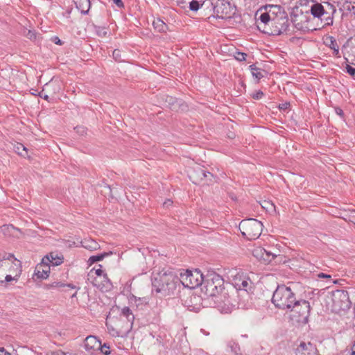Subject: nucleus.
<instances>
[{
	"mask_svg": "<svg viewBox=\"0 0 355 355\" xmlns=\"http://www.w3.org/2000/svg\"><path fill=\"white\" fill-rule=\"evenodd\" d=\"M101 347V342L96 336H89L85 338V347L87 350L98 349Z\"/></svg>",
	"mask_w": 355,
	"mask_h": 355,
	"instance_id": "obj_16",
	"label": "nucleus"
},
{
	"mask_svg": "<svg viewBox=\"0 0 355 355\" xmlns=\"http://www.w3.org/2000/svg\"><path fill=\"white\" fill-rule=\"evenodd\" d=\"M49 40L55 44H62L60 39L58 36H52Z\"/></svg>",
	"mask_w": 355,
	"mask_h": 355,
	"instance_id": "obj_44",
	"label": "nucleus"
},
{
	"mask_svg": "<svg viewBox=\"0 0 355 355\" xmlns=\"http://www.w3.org/2000/svg\"><path fill=\"white\" fill-rule=\"evenodd\" d=\"M323 18V20L324 21V25H332L333 24V17L332 16H330L329 15V13L326 15H324V17H322Z\"/></svg>",
	"mask_w": 355,
	"mask_h": 355,
	"instance_id": "obj_38",
	"label": "nucleus"
},
{
	"mask_svg": "<svg viewBox=\"0 0 355 355\" xmlns=\"http://www.w3.org/2000/svg\"><path fill=\"white\" fill-rule=\"evenodd\" d=\"M259 22L257 27L259 31L269 35H279L287 31L289 26L288 17L284 9L279 5H266L261 8L256 13Z\"/></svg>",
	"mask_w": 355,
	"mask_h": 355,
	"instance_id": "obj_1",
	"label": "nucleus"
},
{
	"mask_svg": "<svg viewBox=\"0 0 355 355\" xmlns=\"http://www.w3.org/2000/svg\"><path fill=\"white\" fill-rule=\"evenodd\" d=\"M213 16L220 19L231 18L234 15L236 8L227 0H216L211 3Z\"/></svg>",
	"mask_w": 355,
	"mask_h": 355,
	"instance_id": "obj_7",
	"label": "nucleus"
},
{
	"mask_svg": "<svg viewBox=\"0 0 355 355\" xmlns=\"http://www.w3.org/2000/svg\"><path fill=\"white\" fill-rule=\"evenodd\" d=\"M310 12L314 17L320 18L321 21L323 20L322 17H324V15L328 14V12L324 10L322 4L318 3H314L311 6Z\"/></svg>",
	"mask_w": 355,
	"mask_h": 355,
	"instance_id": "obj_15",
	"label": "nucleus"
},
{
	"mask_svg": "<svg viewBox=\"0 0 355 355\" xmlns=\"http://www.w3.org/2000/svg\"><path fill=\"white\" fill-rule=\"evenodd\" d=\"M250 284H251V282L247 279H243L240 284L239 283H237V285L239 286V289H243V290L247 291L248 289L250 288Z\"/></svg>",
	"mask_w": 355,
	"mask_h": 355,
	"instance_id": "obj_32",
	"label": "nucleus"
},
{
	"mask_svg": "<svg viewBox=\"0 0 355 355\" xmlns=\"http://www.w3.org/2000/svg\"><path fill=\"white\" fill-rule=\"evenodd\" d=\"M346 71L349 75H351L352 76L354 77V78H355V68L351 67L349 64H347Z\"/></svg>",
	"mask_w": 355,
	"mask_h": 355,
	"instance_id": "obj_40",
	"label": "nucleus"
},
{
	"mask_svg": "<svg viewBox=\"0 0 355 355\" xmlns=\"http://www.w3.org/2000/svg\"><path fill=\"white\" fill-rule=\"evenodd\" d=\"M114 1V3L116 5V6L118 8H123L124 7V4L123 3V1L121 0H112Z\"/></svg>",
	"mask_w": 355,
	"mask_h": 355,
	"instance_id": "obj_46",
	"label": "nucleus"
},
{
	"mask_svg": "<svg viewBox=\"0 0 355 355\" xmlns=\"http://www.w3.org/2000/svg\"><path fill=\"white\" fill-rule=\"evenodd\" d=\"M343 7L344 10L347 11H354V13L355 14V6L352 5L351 2L345 1L343 3Z\"/></svg>",
	"mask_w": 355,
	"mask_h": 355,
	"instance_id": "obj_35",
	"label": "nucleus"
},
{
	"mask_svg": "<svg viewBox=\"0 0 355 355\" xmlns=\"http://www.w3.org/2000/svg\"><path fill=\"white\" fill-rule=\"evenodd\" d=\"M76 8L83 15L88 13L91 7L90 0H73Z\"/></svg>",
	"mask_w": 355,
	"mask_h": 355,
	"instance_id": "obj_18",
	"label": "nucleus"
},
{
	"mask_svg": "<svg viewBox=\"0 0 355 355\" xmlns=\"http://www.w3.org/2000/svg\"><path fill=\"white\" fill-rule=\"evenodd\" d=\"M308 12L304 13L302 10L298 8H295L291 13V21L297 29H302L304 24L308 21L307 15Z\"/></svg>",
	"mask_w": 355,
	"mask_h": 355,
	"instance_id": "obj_12",
	"label": "nucleus"
},
{
	"mask_svg": "<svg viewBox=\"0 0 355 355\" xmlns=\"http://www.w3.org/2000/svg\"><path fill=\"white\" fill-rule=\"evenodd\" d=\"M354 3H355V0H354Z\"/></svg>",
	"mask_w": 355,
	"mask_h": 355,
	"instance_id": "obj_63",
	"label": "nucleus"
},
{
	"mask_svg": "<svg viewBox=\"0 0 355 355\" xmlns=\"http://www.w3.org/2000/svg\"><path fill=\"white\" fill-rule=\"evenodd\" d=\"M95 273L97 276H101L103 275V271L101 268H99L96 270Z\"/></svg>",
	"mask_w": 355,
	"mask_h": 355,
	"instance_id": "obj_53",
	"label": "nucleus"
},
{
	"mask_svg": "<svg viewBox=\"0 0 355 355\" xmlns=\"http://www.w3.org/2000/svg\"><path fill=\"white\" fill-rule=\"evenodd\" d=\"M249 68L252 76L257 79V81L264 76L263 73L265 72V71L257 67L255 64L250 65Z\"/></svg>",
	"mask_w": 355,
	"mask_h": 355,
	"instance_id": "obj_21",
	"label": "nucleus"
},
{
	"mask_svg": "<svg viewBox=\"0 0 355 355\" xmlns=\"http://www.w3.org/2000/svg\"><path fill=\"white\" fill-rule=\"evenodd\" d=\"M229 347L231 348V351L234 353L235 354H239L240 352V347L237 343L233 341H230L228 343Z\"/></svg>",
	"mask_w": 355,
	"mask_h": 355,
	"instance_id": "obj_33",
	"label": "nucleus"
},
{
	"mask_svg": "<svg viewBox=\"0 0 355 355\" xmlns=\"http://www.w3.org/2000/svg\"><path fill=\"white\" fill-rule=\"evenodd\" d=\"M113 58L116 61L121 62L123 60L121 58V51L119 49H114L112 52Z\"/></svg>",
	"mask_w": 355,
	"mask_h": 355,
	"instance_id": "obj_36",
	"label": "nucleus"
},
{
	"mask_svg": "<svg viewBox=\"0 0 355 355\" xmlns=\"http://www.w3.org/2000/svg\"><path fill=\"white\" fill-rule=\"evenodd\" d=\"M76 130L80 135H84L87 132V129L84 126H78L76 128Z\"/></svg>",
	"mask_w": 355,
	"mask_h": 355,
	"instance_id": "obj_42",
	"label": "nucleus"
},
{
	"mask_svg": "<svg viewBox=\"0 0 355 355\" xmlns=\"http://www.w3.org/2000/svg\"><path fill=\"white\" fill-rule=\"evenodd\" d=\"M0 355H11L10 353L7 352L3 347L0 348Z\"/></svg>",
	"mask_w": 355,
	"mask_h": 355,
	"instance_id": "obj_51",
	"label": "nucleus"
},
{
	"mask_svg": "<svg viewBox=\"0 0 355 355\" xmlns=\"http://www.w3.org/2000/svg\"><path fill=\"white\" fill-rule=\"evenodd\" d=\"M336 112L337 114L340 115V116H343V111L342 110V109H340L339 107L336 108Z\"/></svg>",
	"mask_w": 355,
	"mask_h": 355,
	"instance_id": "obj_52",
	"label": "nucleus"
},
{
	"mask_svg": "<svg viewBox=\"0 0 355 355\" xmlns=\"http://www.w3.org/2000/svg\"><path fill=\"white\" fill-rule=\"evenodd\" d=\"M246 54L245 53L236 51L234 55L236 60L239 61H243L245 60Z\"/></svg>",
	"mask_w": 355,
	"mask_h": 355,
	"instance_id": "obj_39",
	"label": "nucleus"
},
{
	"mask_svg": "<svg viewBox=\"0 0 355 355\" xmlns=\"http://www.w3.org/2000/svg\"><path fill=\"white\" fill-rule=\"evenodd\" d=\"M351 355H355V340L354 341L353 345L352 346Z\"/></svg>",
	"mask_w": 355,
	"mask_h": 355,
	"instance_id": "obj_55",
	"label": "nucleus"
},
{
	"mask_svg": "<svg viewBox=\"0 0 355 355\" xmlns=\"http://www.w3.org/2000/svg\"><path fill=\"white\" fill-rule=\"evenodd\" d=\"M330 49L333 50V53L335 56L340 58L339 46H329Z\"/></svg>",
	"mask_w": 355,
	"mask_h": 355,
	"instance_id": "obj_41",
	"label": "nucleus"
},
{
	"mask_svg": "<svg viewBox=\"0 0 355 355\" xmlns=\"http://www.w3.org/2000/svg\"><path fill=\"white\" fill-rule=\"evenodd\" d=\"M15 151L20 155L25 157L27 155L26 148L21 144H17L15 146Z\"/></svg>",
	"mask_w": 355,
	"mask_h": 355,
	"instance_id": "obj_28",
	"label": "nucleus"
},
{
	"mask_svg": "<svg viewBox=\"0 0 355 355\" xmlns=\"http://www.w3.org/2000/svg\"><path fill=\"white\" fill-rule=\"evenodd\" d=\"M3 227H4L3 230H5L6 229H7L8 230H10V229H12V230L15 229V227L12 225H4Z\"/></svg>",
	"mask_w": 355,
	"mask_h": 355,
	"instance_id": "obj_57",
	"label": "nucleus"
},
{
	"mask_svg": "<svg viewBox=\"0 0 355 355\" xmlns=\"http://www.w3.org/2000/svg\"><path fill=\"white\" fill-rule=\"evenodd\" d=\"M167 98H168V104L169 105H173L175 99L171 96H167Z\"/></svg>",
	"mask_w": 355,
	"mask_h": 355,
	"instance_id": "obj_54",
	"label": "nucleus"
},
{
	"mask_svg": "<svg viewBox=\"0 0 355 355\" xmlns=\"http://www.w3.org/2000/svg\"><path fill=\"white\" fill-rule=\"evenodd\" d=\"M189 177L196 184L201 183L205 179H207V184L211 183L213 175L205 170L201 166H197L189 171Z\"/></svg>",
	"mask_w": 355,
	"mask_h": 355,
	"instance_id": "obj_8",
	"label": "nucleus"
},
{
	"mask_svg": "<svg viewBox=\"0 0 355 355\" xmlns=\"http://www.w3.org/2000/svg\"><path fill=\"white\" fill-rule=\"evenodd\" d=\"M336 12V9L333 8L332 14H334Z\"/></svg>",
	"mask_w": 355,
	"mask_h": 355,
	"instance_id": "obj_61",
	"label": "nucleus"
},
{
	"mask_svg": "<svg viewBox=\"0 0 355 355\" xmlns=\"http://www.w3.org/2000/svg\"><path fill=\"white\" fill-rule=\"evenodd\" d=\"M202 6L203 3L200 4L198 0H192L189 2V9L191 11H198Z\"/></svg>",
	"mask_w": 355,
	"mask_h": 355,
	"instance_id": "obj_31",
	"label": "nucleus"
},
{
	"mask_svg": "<svg viewBox=\"0 0 355 355\" xmlns=\"http://www.w3.org/2000/svg\"><path fill=\"white\" fill-rule=\"evenodd\" d=\"M310 309V304L308 301L304 300H297L295 299L293 306L288 311H293L298 314L299 317H301L303 319H306L309 315Z\"/></svg>",
	"mask_w": 355,
	"mask_h": 355,
	"instance_id": "obj_9",
	"label": "nucleus"
},
{
	"mask_svg": "<svg viewBox=\"0 0 355 355\" xmlns=\"http://www.w3.org/2000/svg\"><path fill=\"white\" fill-rule=\"evenodd\" d=\"M66 355H73V354L67 352V353H66Z\"/></svg>",
	"mask_w": 355,
	"mask_h": 355,
	"instance_id": "obj_62",
	"label": "nucleus"
},
{
	"mask_svg": "<svg viewBox=\"0 0 355 355\" xmlns=\"http://www.w3.org/2000/svg\"><path fill=\"white\" fill-rule=\"evenodd\" d=\"M62 287H68L72 289L76 288V287L71 284H65L60 282H55L51 284L46 285L47 288H62Z\"/></svg>",
	"mask_w": 355,
	"mask_h": 355,
	"instance_id": "obj_26",
	"label": "nucleus"
},
{
	"mask_svg": "<svg viewBox=\"0 0 355 355\" xmlns=\"http://www.w3.org/2000/svg\"><path fill=\"white\" fill-rule=\"evenodd\" d=\"M10 261H11L17 269L20 268V261L15 259L13 254H8L6 257H4L3 259L0 261V268L8 267L10 264Z\"/></svg>",
	"mask_w": 355,
	"mask_h": 355,
	"instance_id": "obj_17",
	"label": "nucleus"
},
{
	"mask_svg": "<svg viewBox=\"0 0 355 355\" xmlns=\"http://www.w3.org/2000/svg\"><path fill=\"white\" fill-rule=\"evenodd\" d=\"M332 300L335 308L345 309L349 307V301L348 293L344 290H337L333 293Z\"/></svg>",
	"mask_w": 355,
	"mask_h": 355,
	"instance_id": "obj_10",
	"label": "nucleus"
},
{
	"mask_svg": "<svg viewBox=\"0 0 355 355\" xmlns=\"http://www.w3.org/2000/svg\"><path fill=\"white\" fill-rule=\"evenodd\" d=\"M318 277L320 278H331V276L323 272H320L318 275Z\"/></svg>",
	"mask_w": 355,
	"mask_h": 355,
	"instance_id": "obj_49",
	"label": "nucleus"
},
{
	"mask_svg": "<svg viewBox=\"0 0 355 355\" xmlns=\"http://www.w3.org/2000/svg\"><path fill=\"white\" fill-rule=\"evenodd\" d=\"M172 203H173V202L171 200H167L164 202L163 205L165 207H168L169 206H171L172 205Z\"/></svg>",
	"mask_w": 355,
	"mask_h": 355,
	"instance_id": "obj_50",
	"label": "nucleus"
},
{
	"mask_svg": "<svg viewBox=\"0 0 355 355\" xmlns=\"http://www.w3.org/2000/svg\"><path fill=\"white\" fill-rule=\"evenodd\" d=\"M76 293H76V292H75V293L72 295V296H71V297H75V296L76 295Z\"/></svg>",
	"mask_w": 355,
	"mask_h": 355,
	"instance_id": "obj_60",
	"label": "nucleus"
},
{
	"mask_svg": "<svg viewBox=\"0 0 355 355\" xmlns=\"http://www.w3.org/2000/svg\"><path fill=\"white\" fill-rule=\"evenodd\" d=\"M204 278L202 273L198 269L193 271L187 270L180 273L178 282H180L184 287L195 288L202 284Z\"/></svg>",
	"mask_w": 355,
	"mask_h": 355,
	"instance_id": "obj_6",
	"label": "nucleus"
},
{
	"mask_svg": "<svg viewBox=\"0 0 355 355\" xmlns=\"http://www.w3.org/2000/svg\"><path fill=\"white\" fill-rule=\"evenodd\" d=\"M24 35L31 42H40L43 40V37L40 33H37L35 30H25Z\"/></svg>",
	"mask_w": 355,
	"mask_h": 355,
	"instance_id": "obj_19",
	"label": "nucleus"
},
{
	"mask_svg": "<svg viewBox=\"0 0 355 355\" xmlns=\"http://www.w3.org/2000/svg\"><path fill=\"white\" fill-rule=\"evenodd\" d=\"M202 288V292L207 297L214 299L225 288L222 277L215 272L210 273L204 278Z\"/></svg>",
	"mask_w": 355,
	"mask_h": 355,
	"instance_id": "obj_4",
	"label": "nucleus"
},
{
	"mask_svg": "<svg viewBox=\"0 0 355 355\" xmlns=\"http://www.w3.org/2000/svg\"><path fill=\"white\" fill-rule=\"evenodd\" d=\"M286 107H287V104L286 103V104H283L282 107H281V108H284V109L286 108Z\"/></svg>",
	"mask_w": 355,
	"mask_h": 355,
	"instance_id": "obj_59",
	"label": "nucleus"
},
{
	"mask_svg": "<svg viewBox=\"0 0 355 355\" xmlns=\"http://www.w3.org/2000/svg\"><path fill=\"white\" fill-rule=\"evenodd\" d=\"M263 96V93L261 91H258L257 93L254 94L252 97L254 99H260Z\"/></svg>",
	"mask_w": 355,
	"mask_h": 355,
	"instance_id": "obj_45",
	"label": "nucleus"
},
{
	"mask_svg": "<svg viewBox=\"0 0 355 355\" xmlns=\"http://www.w3.org/2000/svg\"><path fill=\"white\" fill-rule=\"evenodd\" d=\"M53 355H66V353L62 351H58L54 352Z\"/></svg>",
	"mask_w": 355,
	"mask_h": 355,
	"instance_id": "obj_56",
	"label": "nucleus"
},
{
	"mask_svg": "<svg viewBox=\"0 0 355 355\" xmlns=\"http://www.w3.org/2000/svg\"><path fill=\"white\" fill-rule=\"evenodd\" d=\"M263 224L257 219L249 218L243 220L239 224V230L242 234L249 240L259 237L261 234Z\"/></svg>",
	"mask_w": 355,
	"mask_h": 355,
	"instance_id": "obj_5",
	"label": "nucleus"
},
{
	"mask_svg": "<svg viewBox=\"0 0 355 355\" xmlns=\"http://www.w3.org/2000/svg\"><path fill=\"white\" fill-rule=\"evenodd\" d=\"M295 294L286 285H279L273 293L272 302L275 307L288 311L295 302Z\"/></svg>",
	"mask_w": 355,
	"mask_h": 355,
	"instance_id": "obj_3",
	"label": "nucleus"
},
{
	"mask_svg": "<svg viewBox=\"0 0 355 355\" xmlns=\"http://www.w3.org/2000/svg\"><path fill=\"white\" fill-rule=\"evenodd\" d=\"M265 258H263V261L267 263L271 262L276 257V255L270 251L266 250Z\"/></svg>",
	"mask_w": 355,
	"mask_h": 355,
	"instance_id": "obj_34",
	"label": "nucleus"
},
{
	"mask_svg": "<svg viewBox=\"0 0 355 355\" xmlns=\"http://www.w3.org/2000/svg\"><path fill=\"white\" fill-rule=\"evenodd\" d=\"M153 26L159 32H165L168 28L167 25L159 18L153 21Z\"/></svg>",
	"mask_w": 355,
	"mask_h": 355,
	"instance_id": "obj_23",
	"label": "nucleus"
},
{
	"mask_svg": "<svg viewBox=\"0 0 355 355\" xmlns=\"http://www.w3.org/2000/svg\"><path fill=\"white\" fill-rule=\"evenodd\" d=\"M266 250L262 248H257L254 250L253 254L254 257L257 259H261L263 261V258H265Z\"/></svg>",
	"mask_w": 355,
	"mask_h": 355,
	"instance_id": "obj_29",
	"label": "nucleus"
},
{
	"mask_svg": "<svg viewBox=\"0 0 355 355\" xmlns=\"http://www.w3.org/2000/svg\"><path fill=\"white\" fill-rule=\"evenodd\" d=\"M109 253H103L98 255L92 256L89 259V261L90 263H94L97 261H100L103 259V258L107 256Z\"/></svg>",
	"mask_w": 355,
	"mask_h": 355,
	"instance_id": "obj_30",
	"label": "nucleus"
},
{
	"mask_svg": "<svg viewBox=\"0 0 355 355\" xmlns=\"http://www.w3.org/2000/svg\"><path fill=\"white\" fill-rule=\"evenodd\" d=\"M178 283V277L173 272L168 270H163L153 273L152 277L153 290L157 293H162L164 296L173 294L176 289Z\"/></svg>",
	"mask_w": 355,
	"mask_h": 355,
	"instance_id": "obj_2",
	"label": "nucleus"
},
{
	"mask_svg": "<svg viewBox=\"0 0 355 355\" xmlns=\"http://www.w3.org/2000/svg\"><path fill=\"white\" fill-rule=\"evenodd\" d=\"M295 355H318L316 346L311 342H301L296 347Z\"/></svg>",
	"mask_w": 355,
	"mask_h": 355,
	"instance_id": "obj_13",
	"label": "nucleus"
},
{
	"mask_svg": "<svg viewBox=\"0 0 355 355\" xmlns=\"http://www.w3.org/2000/svg\"><path fill=\"white\" fill-rule=\"evenodd\" d=\"M98 349H101V352L105 355H109L110 354V346L106 343H104L103 345L101 344V347Z\"/></svg>",
	"mask_w": 355,
	"mask_h": 355,
	"instance_id": "obj_37",
	"label": "nucleus"
},
{
	"mask_svg": "<svg viewBox=\"0 0 355 355\" xmlns=\"http://www.w3.org/2000/svg\"><path fill=\"white\" fill-rule=\"evenodd\" d=\"M327 38L330 40L331 44H334V43L336 42L335 39L333 37H328Z\"/></svg>",
	"mask_w": 355,
	"mask_h": 355,
	"instance_id": "obj_58",
	"label": "nucleus"
},
{
	"mask_svg": "<svg viewBox=\"0 0 355 355\" xmlns=\"http://www.w3.org/2000/svg\"><path fill=\"white\" fill-rule=\"evenodd\" d=\"M13 279H15V277H12L11 275H7L4 279H3L1 277H0V283L2 284L3 282H11L12 280Z\"/></svg>",
	"mask_w": 355,
	"mask_h": 355,
	"instance_id": "obj_43",
	"label": "nucleus"
},
{
	"mask_svg": "<svg viewBox=\"0 0 355 355\" xmlns=\"http://www.w3.org/2000/svg\"><path fill=\"white\" fill-rule=\"evenodd\" d=\"M56 87V84L53 81H50L49 83L45 85L44 88L40 92V96L45 100L49 101V95L46 93L49 92L51 89H55Z\"/></svg>",
	"mask_w": 355,
	"mask_h": 355,
	"instance_id": "obj_24",
	"label": "nucleus"
},
{
	"mask_svg": "<svg viewBox=\"0 0 355 355\" xmlns=\"http://www.w3.org/2000/svg\"><path fill=\"white\" fill-rule=\"evenodd\" d=\"M94 31L96 34L101 38L106 37L107 35H110L109 30L105 27L102 26H94Z\"/></svg>",
	"mask_w": 355,
	"mask_h": 355,
	"instance_id": "obj_25",
	"label": "nucleus"
},
{
	"mask_svg": "<svg viewBox=\"0 0 355 355\" xmlns=\"http://www.w3.org/2000/svg\"><path fill=\"white\" fill-rule=\"evenodd\" d=\"M214 300L215 305L220 309L221 311L227 312L230 310L232 304L230 300L227 292L223 289Z\"/></svg>",
	"mask_w": 355,
	"mask_h": 355,
	"instance_id": "obj_11",
	"label": "nucleus"
},
{
	"mask_svg": "<svg viewBox=\"0 0 355 355\" xmlns=\"http://www.w3.org/2000/svg\"><path fill=\"white\" fill-rule=\"evenodd\" d=\"M83 248L88 249L91 251L96 250L100 248L99 244L92 239H85L82 241Z\"/></svg>",
	"mask_w": 355,
	"mask_h": 355,
	"instance_id": "obj_20",
	"label": "nucleus"
},
{
	"mask_svg": "<svg viewBox=\"0 0 355 355\" xmlns=\"http://www.w3.org/2000/svg\"><path fill=\"white\" fill-rule=\"evenodd\" d=\"M355 42V35L347 40L346 44H353Z\"/></svg>",
	"mask_w": 355,
	"mask_h": 355,
	"instance_id": "obj_48",
	"label": "nucleus"
},
{
	"mask_svg": "<svg viewBox=\"0 0 355 355\" xmlns=\"http://www.w3.org/2000/svg\"><path fill=\"white\" fill-rule=\"evenodd\" d=\"M121 314L123 316L127 318L128 322H132L135 317L131 310L128 307H124L122 309Z\"/></svg>",
	"mask_w": 355,
	"mask_h": 355,
	"instance_id": "obj_27",
	"label": "nucleus"
},
{
	"mask_svg": "<svg viewBox=\"0 0 355 355\" xmlns=\"http://www.w3.org/2000/svg\"><path fill=\"white\" fill-rule=\"evenodd\" d=\"M302 39L300 37H292L290 41L292 43L297 42V43H302Z\"/></svg>",
	"mask_w": 355,
	"mask_h": 355,
	"instance_id": "obj_47",
	"label": "nucleus"
},
{
	"mask_svg": "<svg viewBox=\"0 0 355 355\" xmlns=\"http://www.w3.org/2000/svg\"><path fill=\"white\" fill-rule=\"evenodd\" d=\"M47 261L50 262L53 266H59L62 263L63 258L59 257L58 254L51 253L49 255L46 257Z\"/></svg>",
	"mask_w": 355,
	"mask_h": 355,
	"instance_id": "obj_22",
	"label": "nucleus"
},
{
	"mask_svg": "<svg viewBox=\"0 0 355 355\" xmlns=\"http://www.w3.org/2000/svg\"><path fill=\"white\" fill-rule=\"evenodd\" d=\"M49 272L50 267L48 263H44V259H43L42 263L36 266L34 275L37 279H44L49 277Z\"/></svg>",
	"mask_w": 355,
	"mask_h": 355,
	"instance_id": "obj_14",
	"label": "nucleus"
}]
</instances>
